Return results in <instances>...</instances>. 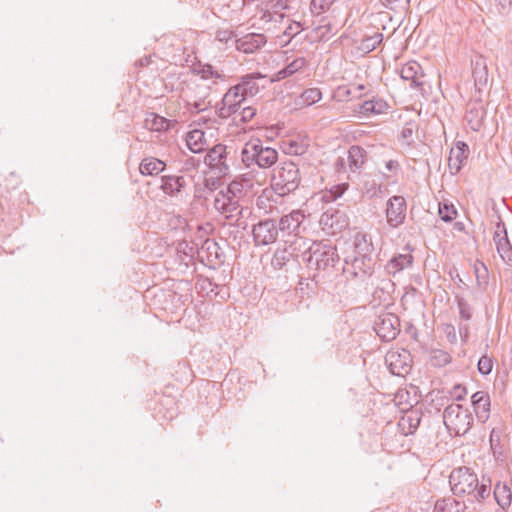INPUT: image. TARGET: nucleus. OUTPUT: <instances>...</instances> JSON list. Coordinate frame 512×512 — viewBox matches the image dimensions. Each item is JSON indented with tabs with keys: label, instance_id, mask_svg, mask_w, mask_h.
Segmentation results:
<instances>
[{
	"label": "nucleus",
	"instance_id": "46",
	"mask_svg": "<svg viewBox=\"0 0 512 512\" xmlns=\"http://www.w3.org/2000/svg\"><path fill=\"white\" fill-rule=\"evenodd\" d=\"M502 241L496 244L497 252L500 257L505 260H511L512 258V245L509 241L508 235H502Z\"/></svg>",
	"mask_w": 512,
	"mask_h": 512
},
{
	"label": "nucleus",
	"instance_id": "47",
	"mask_svg": "<svg viewBox=\"0 0 512 512\" xmlns=\"http://www.w3.org/2000/svg\"><path fill=\"white\" fill-rule=\"evenodd\" d=\"M197 73L202 79L207 80L210 78L223 79L224 76L214 69L211 64H200Z\"/></svg>",
	"mask_w": 512,
	"mask_h": 512
},
{
	"label": "nucleus",
	"instance_id": "43",
	"mask_svg": "<svg viewBox=\"0 0 512 512\" xmlns=\"http://www.w3.org/2000/svg\"><path fill=\"white\" fill-rule=\"evenodd\" d=\"M322 98V92L318 88H309L304 90L300 95L301 104L310 106Z\"/></svg>",
	"mask_w": 512,
	"mask_h": 512
},
{
	"label": "nucleus",
	"instance_id": "6",
	"mask_svg": "<svg viewBox=\"0 0 512 512\" xmlns=\"http://www.w3.org/2000/svg\"><path fill=\"white\" fill-rule=\"evenodd\" d=\"M375 264L373 257L355 255L345 259L342 272L348 281L364 283L373 275Z\"/></svg>",
	"mask_w": 512,
	"mask_h": 512
},
{
	"label": "nucleus",
	"instance_id": "41",
	"mask_svg": "<svg viewBox=\"0 0 512 512\" xmlns=\"http://www.w3.org/2000/svg\"><path fill=\"white\" fill-rule=\"evenodd\" d=\"M438 214L442 221L449 223L457 217V209L452 203L443 201L439 203Z\"/></svg>",
	"mask_w": 512,
	"mask_h": 512
},
{
	"label": "nucleus",
	"instance_id": "8",
	"mask_svg": "<svg viewBox=\"0 0 512 512\" xmlns=\"http://www.w3.org/2000/svg\"><path fill=\"white\" fill-rule=\"evenodd\" d=\"M373 329L382 341H392L400 333V319L394 313H382L374 321Z\"/></svg>",
	"mask_w": 512,
	"mask_h": 512
},
{
	"label": "nucleus",
	"instance_id": "59",
	"mask_svg": "<svg viewBox=\"0 0 512 512\" xmlns=\"http://www.w3.org/2000/svg\"><path fill=\"white\" fill-rule=\"evenodd\" d=\"M234 36L233 31L230 30H218L216 32L215 39L221 43H227Z\"/></svg>",
	"mask_w": 512,
	"mask_h": 512
},
{
	"label": "nucleus",
	"instance_id": "60",
	"mask_svg": "<svg viewBox=\"0 0 512 512\" xmlns=\"http://www.w3.org/2000/svg\"><path fill=\"white\" fill-rule=\"evenodd\" d=\"M381 1L387 8H389L391 10L396 9L399 5L404 7L405 5L408 4V0H381Z\"/></svg>",
	"mask_w": 512,
	"mask_h": 512
},
{
	"label": "nucleus",
	"instance_id": "19",
	"mask_svg": "<svg viewBox=\"0 0 512 512\" xmlns=\"http://www.w3.org/2000/svg\"><path fill=\"white\" fill-rule=\"evenodd\" d=\"M486 110L481 101H474L467 104L465 120L473 131H479L483 125Z\"/></svg>",
	"mask_w": 512,
	"mask_h": 512
},
{
	"label": "nucleus",
	"instance_id": "61",
	"mask_svg": "<svg viewBox=\"0 0 512 512\" xmlns=\"http://www.w3.org/2000/svg\"><path fill=\"white\" fill-rule=\"evenodd\" d=\"M348 187V183H342L340 185L335 186L334 190L331 191V196L333 197V199L341 197L343 193L348 189Z\"/></svg>",
	"mask_w": 512,
	"mask_h": 512
},
{
	"label": "nucleus",
	"instance_id": "25",
	"mask_svg": "<svg viewBox=\"0 0 512 512\" xmlns=\"http://www.w3.org/2000/svg\"><path fill=\"white\" fill-rule=\"evenodd\" d=\"M353 245L356 255L373 257L374 244L370 234L362 231L357 232L354 235Z\"/></svg>",
	"mask_w": 512,
	"mask_h": 512
},
{
	"label": "nucleus",
	"instance_id": "33",
	"mask_svg": "<svg viewBox=\"0 0 512 512\" xmlns=\"http://www.w3.org/2000/svg\"><path fill=\"white\" fill-rule=\"evenodd\" d=\"M166 167L165 162L154 157L144 158L139 166L140 173L144 176L158 175Z\"/></svg>",
	"mask_w": 512,
	"mask_h": 512
},
{
	"label": "nucleus",
	"instance_id": "22",
	"mask_svg": "<svg viewBox=\"0 0 512 512\" xmlns=\"http://www.w3.org/2000/svg\"><path fill=\"white\" fill-rule=\"evenodd\" d=\"M493 498L498 506L506 512L512 503V490L506 481H497L494 484L493 490L491 489Z\"/></svg>",
	"mask_w": 512,
	"mask_h": 512
},
{
	"label": "nucleus",
	"instance_id": "53",
	"mask_svg": "<svg viewBox=\"0 0 512 512\" xmlns=\"http://www.w3.org/2000/svg\"><path fill=\"white\" fill-rule=\"evenodd\" d=\"M302 30H304V27L300 22L293 21L284 31V35L288 37H295L298 35Z\"/></svg>",
	"mask_w": 512,
	"mask_h": 512
},
{
	"label": "nucleus",
	"instance_id": "31",
	"mask_svg": "<svg viewBox=\"0 0 512 512\" xmlns=\"http://www.w3.org/2000/svg\"><path fill=\"white\" fill-rule=\"evenodd\" d=\"M186 143L193 153H201L205 150V133L200 129H194L187 133Z\"/></svg>",
	"mask_w": 512,
	"mask_h": 512
},
{
	"label": "nucleus",
	"instance_id": "15",
	"mask_svg": "<svg viewBox=\"0 0 512 512\" xmlns=\"http://www.w3.org/2000/svg\"><path fill=\"white\" fill-rule=\"evenodd\" d=\"M285 243L295 260L300 262L299 259H301L303 263H305V258H308L310 251H312L313 246L316 244V242H312L300 234L285 240Z\"/></svg>",
	"mask_w": 512,
	"mask_h": 512
},
{
	"label": "nucleus",
	"instance_id": "24",
	"mask_svg": "<svg viewBox=\"0 0 512 512\" xmlns=\"http://www.w3.org/2000/svg\"><path fill=\"white\" fill-rule=\"evenodd\" d=\"M186 186V180L182 175H163L160 189L171 197L177 196Z\"/></svg>",
	"mask_w": 512,
	"mask_h": 512
},
{
	"label": "nucleus",
	"instance_id": "45",
	"mask_svg": "<svg viewBox=\"0 0 512 512\" xmlns=\"http://www.w3.org/2000/svg\"><path fill=\"white\" fill-rule=\"evenodd\" d=\"M222 100H224V104L227 103H237V102H245L246 97L240 90V86L234 85L224 94Z\"/></svg>",
	"mask_w": 512,
	"mask_h": 512
},
{
	"label": "nucleus",
	"instance_id": "5",
	"mask_svg": "<svg viewBox=\"0 0 512 512\" xmlns=\"http://www.w3.org/2000/svg\"><path fill=\"white\" fill-rule=\"evenodd\" d=\"M443 423L450 434L463 436L468 433L473 425V416L462 405L451 403L443 412Z\"/></svg>",
	"mask_w": 512,
	"mask_h": 512
},
{
	"label": "nucleus",
	"instance_id": "64",
	"mask_svg": "<svg viewBox=\"0 0 512 512\" xmlns=\"http://www.w3.org/2000/svg\"><path fill=\"white\" fill-rule=\"evenodd\" d=\"M440 392H437V395L435 398H432V403L436 402V409L440 410V406H444L446 402L448 401V398L446 396L440 395Z\"/></svg>",
	"mask_w": 512,
	"mask_h": 512
},
{
	"label": "nucleus",
	"instance_id": "54",
	"mask_svg": "<svg viewBox=\"0 0 512 512\" xmlns=\"http://www.w3.org/2000/svg\"><path fill=\"white\" fill-rule=\"evenodd\" d=\"M502 235H508V234H507V230H506L504 222L501 219H499V221L496 224V230L493 235V240L495 242V245L497 243H499L500 241H502V237H501Z\"/></svg>",
	"mask_w": 512,
	"mask_h": 512
},
{
	"label": "nucleus",
	"instance_id": "51",
	"mask_svg": "<svg viewBox=\"0 0 512 512\" xmlns=\"http://www.w3.org/2000/svg\"><path fill=\"white\" fill-rule=\"evenodd\" d=\"M459 315L462 320L469 321L472 318V308L464 298H457Z\"/></svg>",
	"mask_w": 512,
	"mask_h": 512
},
{
	"label": "nucleus",
	"instance_id": "16",
	"mask_svg": "<svg viewBox=\"0 0 512 512\" xmlns=\"http://www.w3.org/2000/svg\"><path fill=\"white\" fill-rule=\"evenodd\" d=\"M404 250L406 253L394 255L385 265V271L389 275L395 276L405 268L413 265L414 257L412 255L413 247L410 244L405 245Z\"/></svg>",
	"mask_w": 512,
	"mask_h": 512
},
{
	"label": "nucleus",
	"instance_id": "2",
	"mask_svg": "<svg viewBox=\"0 0 512 512\" xmlns=\"http://www.w3.org/2000/svg\"><path fill=\"white\" fill-rule=\"evenodd\" d=\"M301 183V174L297 164L281 161L273 170L271 187L279 196L294 192Z\"/></svg>",
	"mask_w": 512,
	"mask_h": 512
},
{
	"label": "nucleus",
	"instance_id": "50",
	"mask_svg": "<svg viewBox=\"0 0 512 512\" xmlns=\"http://www.w3.org/2000/svg\"><path fill=\"white\" fill-rule=\"evenodd\" d=\"M415 127L416 125L414 123L408 122L404 125L400 132V139L409 146H411L414 142L413 134L415 131Z\"/></svg>",
	"mask_w": 512,
	"mask_h": 512
},
{
	"label": "nucleus",
	"instance_id": "35",
	"mask_svg": "<svg viewBox=\"0 0 512 512\" xmlns=\"http://www.w3.org/2000/svg\"><path fill=\"white\" fill-rule=\"evenodd\" d=\"M383 41V34L379 32H375L373 35L364 36L359 44L357 45V50L361 53L367 54L374 49H376Z\"/></svg>",
	"mask_w": 512,
	"mask_h": 512
},
{
	"label": "nucleus",
	"instance_id": "63",
	"mask_svg": "<svg viewBox=\"0 0 512 512\" xmlns=\"http://www.w3.org/2000/svg\"><path fill=\"white\" fill-rule=\"evenodd\" d=\"M495 5L498 7L500 13L509 9L512 4V0H494Z\"/></svg>",
	"mask_w": 512,
	"mask_h": 512
},
{
	"label": "nucleus",
	"instance_id": "32",
	"mask_svg": "<svg viewBox=\"0 0 512 512\" xmlns=\"http://www.w3.org/2000/svg\"><path fill=\"white\" fill-rule=\"evenodd\" d=\"M220 250L218 243L210 238L206 239L201 246V252L206 253L207 261L214 265L222 262L223 254Z\"/></svg>",
	"mask_w": 512,
	"mask_h": 512
},
{
	"label": "nucleus",
	"instance_id": "56",
	"mask_svg": "<svg viewBox=\"0 0 512 512\" xmlns=\"http://www.w3.org/2000/svg\"><path fill=\"white\" fill-rule=\"evenodd\" d=\"M216 113L218 117L222 119H227L230 116H233V113L231 112L228 105H224V100H221L219 104L216 106Z\"/></svg>",
	"mask_w": 512,
	"mask_h": 512
},
{
	"label": "nucleus",
	"instance_id": "36",
	"mask_svg": "<svg viewBox=\"0 0 512 512\" xmlns=\"http://www.w3.org/2000/svg\"><path fill=\"white\" fill-rule=\"evenodd\" d=\"M362 191L368 199H374L382 197L385 189L374 178L367 176V179L363 181Z\"/></svg>",
	"mask_w": 512,
	"mask_h": 512
},
{
	"label": "nucleus",
	"instance_id": "3",
	"mask_svg": "<svg viewBox=\"0 0 512 512\" xmlns=\"http://www.w3.org/2000/svg\"><path fill=\"white\" fill-rule=\"evenodd\" d=\"M241 160L247 168L257 165L266 169L278 161V152L274 148L264 146L260 139H252L242 148Z\"/></svg>",
	"mask_w": 512,
	"mask_h": 512
},
{
	"label": "nucleus",
	"instance_id": "39",
	"mask_svg": "<svg viewBox=\"0 0 512 512\" xmlns=\"http://www.w3.org/2000/svg\"><path fill=\"white\" fill-rule=\"evenodd\" d=\"M452 360L451 355L442 349H431L429 351V362L434 367H444Z\"/></svg>",
	"mask_w": 512,
	"mask_h": 512
},
{
	"label": "nucleus",
	"instance_id": "1",
	"mask_svg": "<svg viewBox=\"0 0 512 512\" xmlns=\"http://www.w3.org/2000/svg\"><path fill=\"white\" fill-rule=\"evenodd\" d=\"M451 491L456 497H469L470 502L485 503L491 496L492 478L489 474H477L469 467L453 469L449 476Z\"/></svg>",
	"mask_w": 512,
	"mask_h": 512
},
{
	"label": "nucleus",
	"instance_id": "11",
	"mask_svg": "<svg viewBox=\"0 0 512 512\" xmlns=\"http://www.w3.org/2000/svg\"><path fill=\"white\" fill-rule=\"evenodd\" d=\"M407 202L403 196L394 195L386 204V221L391 228H398L406 219Z\"/></svg>",
	"mask_w": 512,
	"mask_h": 512
},
{
	"label": "nucleus",
	"instance_id": "26",
	"mask_svg": "<svg viewBox=\"0 0 512 512\" xmlns=\"http://www.w3.org/2000/svg\"><path fill=\"white\" fill-rule=\"evenodd\" d=\"M265 76H263L261 73H251L244 75L241 78V81L236 84L237 86H240L241 92L244 94L246 99L248 97H254L258 94L260 90V85L258 83V80L264 79Z\"/></svg>",
	"mask_w": 512,
	"mask_h": 512
},
{
	"label": "nucleus",
	"instance_id": "30",
	"mask_svg": "<svg viewBox=\"0 0 512 512\" xmlns=\"http://www.w3.org/2000/svg\"><path fill=\"white\" fill-rule=\"evenodd\" d=\"M466 505L453 497L438 499L434 505V512H464Z\"/></svg>",
	"mask_w": 512,
	"mask_h": 512
},
{
	"label": "nucleus",
	"instance_id": "14",
	"mask_svg": "<svg viewBox=\"0 0 512 512\" xmlns=\"http://www.w3.org/2000/svg\"><path fill=\"white\" fill-rule=\"evenodd\" d=\"M471 67L475 89L481 93L489 82L487 59L482 55H476L471 59Z\"/></svg>",
	"mask_w": 512,
	"mask_h": 512
},
{
	"label": "nucleus",
	"instance_id": "10",
	"mask_svg": "<svg viewBox=\"0 0 512 512\" xmlns=\"http://www.w3.org/2000/svg\"><path fill=\"white\" fill-rule=\"evenodd\" d=\"M252 234L256 246H266L276 242L279 234L276 220L271 218L260 220L253 226Z\"/></svg>",
	"mask_w": 512,
	"mask_h": 512
},
{
	"label": "nucleus",
	"instance_id": "58",
	"mask_svg": "<svg viewBox=\"0 0 512 512\" xmlns=\"http://www.w3.org/2000/svg\"><path fill=\"white\" fill-rule=\"evenodd\" d=\"M194 251L195 248L186 241L180 242L177 246L178 253H183L184 255L190 256L191 258L194 255Z\"/></svg>",
	"mask_w": 512,
	"mask_h": 512
},
{
	"label": "nucleus",
	"instance_id": "57",
	"mask_svg": "<svg viewBox=\"0 0 512 512\" xmlns=\"http://www.w3.org/2000/svg\"><path fill=\"white\" fill-rule=\"evenodd\" d=\"M467 394V390L464 386L460 385V384H456L454 385L453 387V391L451 392V396L456 400V401H462L464 400L465 396Z\"/></svg>",
	"mask_w": 512,
	"mask_h": 512
},
{
	"label": "nucleus",
	"instance_id": "29",
	"mask_svg": "<svg viewBox=\"0 0 512 512\" xmlns=\"http://www.w3.org/2000/svg\"><path fill=\"white\" fill-rule=\"evenodd\" d=\"M309 147L308 141L304 139H286L281 143V148L285 154L301 156L304 155Z\"/></svg>",
	"mask_w": 512,
	"mask_h": 512
},
{
	"label": "nucleus",
	"instance_id": "55",
	"mask_svg": "<svg viewBox=\"0 0 512 512\" xmlns=\"http://www.w3.org/2000/svg\"><path fill=\"white\" fill-rule=\"evenodd\" d=\"M242 217H243V215H242V216H236V217H235V222H234V223H231V222H230V223L228 224V226H229L230 228H235V229H236L235 231H234V230H231V231L229 232V235H232L233 233H236V232H238L239 230H246V229H247L248 224H247V222H246L245 220H242Z\"/></svg>",
	"mask_w": 512,
	"mask_h": 512
},
{
	"label": "nucleus",
	"instance_id": "7",
	"mask_svg": "<svg viewBox=\"0 0 512 512\" xmlns=\"http://www.w3.org/2000/svg\"><path fill=\"white\" fill-rule=\"evenodd\" d=\"M231 149L224 144L218 143L208 150L205 155L204 162L210 170L218 178L229 174L230 165L228 159L230 158Z\"/></svg>",
	"mask_w": 512,
	"mask_h": 512
},
{
	"label": "nucleus",
	"instance_id": "52",
	"mask_svg": "<svg viewBox=\"0 0 512 512\" xmlns=\"http://www.w3.org/2000/svg\"><path fill=\"white\" fill-rule=\"evenodd\" d=\"M256 115V109L252 106H243L239 112V121L246 123L250 121Z\"/></svg>",
	"mask_w": 512,
	"mask_h": 512
},
{
	"label": "nucleus",
	"instance_id": "23",
	"mask_svg": "<svg viewBox=\"0 0 512 512\" xmlns=\"http://www.w3.org/2000/svg\"><path fill=\"white\" fill-rule=\"evenodd\" d=\"M388 108L389 105L385 100L373 97L372 99L366 100L359 104L358 107L354 109V111L365 117H370L372 115L383 114L388 110Z\"/></svg>",
	"mask_w": 512,
	"mask_h": 512
},
{
	"label": "nucleus",
	"instance_id": "20",
	"mask_svg": "<svg viewBox=\"0 0 512 512\" xmlns=\"http://www.w3.org/2000/svg\"><path fill=\"white\" fill-rule=\"evenodd\" d=\"M266 42L267 39L264 34L249 33L236 40V48L245 54H251L260 49Z\"/></svg>",
	"mask_w": 512,
	"mask_h": 512
},
{
	"label": "nucleus",
	"instance_id": "9",
	"mask_svg": "<svg viewBox=\"0 0 512 512\" xmlns=\"http://www.w3.org/2000/svg\"><path fill=\"white\" fill-rule=\"evenodd\" d=\"M412 357L408 350H390L385 356V364L390 373L398 376L405 377L411 370Z\"/></svg>",
	"mask_w": 512,
	"mask_h": 512
},
{
	"label": "nucleus",
	"instance_id": "27",
	"mask_svg": "<svg viewBox=\"0 0 512 512\" xmlns=\"http://www.w3.org/2000/svg\"><path fill=\"white\" fill-rule=\"evenodd\" d=\"M176 120H170L156 113H150L145 119V127L157 132L168 131L176 125Z\"/></svg>",
	"mask_w": 512,
	"mask_h": 512
},
{
	"label": "nucleus",
	"instance_id": "4",
	"mask_svg": "<svg viewBox=\"0 0 512 512\" xmlns=\"http://www.w3.org/2000/svg\"><path fill=\"white\" fill-rule=\"evenodd\" d=\"M340 257L336 246L324 243H317L313 246L312 251L305 258V264L308 269L315 270L318 273L313 274V280L317 282V277L321 271L330 272L336 264L339 263Z\"/></svg>",
	"mask_w": 512,
	"mask_h": 512
},
{
	"label": "nucleus",
	"instance_id": "49",
	"mask_svg": "<svg viewBox=\"0 0 512 512\" xmlns=\"http://www.w3.org/2000/svg\"><path fill=\"white\" fill-rule=\"evenodd\" d=\"M474 272L479 286L487 284L488 269L483 262L476 261V263L474 264Z\"/></svg>",
	"mask_w": 512,
	"mask_h": 512
},
{
	"label": "nucleus",
	"instance_id": "37",
	"mask_svg": "<svg viewBox=\"0 0 512 512\" xmlns=\"http://www.w3.org/2000/svg\"><path fill=\"white\" fill-rule=\"evenodd\" d=\"M288 247L277 249L271 259V265L274 269H283L289 262L296 261Z\"/></svg>",
	"mask_w": 512,
	"mask_h": 512
},
{
	"label": "nucleus",
	"instance_id": "48",
	"mask_svg": "<svg viewBox=\"0 0 512 512\" xmlns=\"http://www.w3.org/2000/svg\"><path fill=\"white\" fill-rule=\"evenodd\" d=\"M494 360L492 357L484 354L480 357L477 363L478 371L481 375H489L492 372Z\"/></svg>",
	"mask_w": 512,
	"mask_h": 512
},
{
	"label": "nucleus",
	"instance_id": "44",
	"mask_svg": "<svg viewBox=\"0 0 512 512\" xmlns=\"http://www.w3.org/2000/svg\"><path fill=\"white\" fill-rule=\"evenodd\" d=\"M335 1L336 0H311L310 12L315 16L322 15L331 8Z\"/></svg>",
	"mask_w": 512,
	"mask_h": 512
},
{
	"label": "nucleus",
	"instance_id": "12",
	"mask_svg": "<svg viewBox=\"0 0 512 512\" xmlns=\"http://www.w3.org/2000/svg\"><path fill=\"white\" fill-rule=\"evenodd\" d=\"M304 220L305 215L301 210H293L279 219L277 223L278 232L289 238L298 236L301 233V225Z\"/></svg>",
	"mask_w": 512,
	"mask_h": 512
},
{
	"label": "nucleus",
	"instance_id": "21",
	"mask_svg": "<svg viewBox=\"0 0 512 512\" xmlns=\"http://www.w3.org/2000/svg\"><path fill=\"white\" fill-rule=\"evenodd\" d=\"M401 78L406 81H411V87L413 88H422L424 85L423 69L416 61H410L402 67Z\"/></svg>",
	"mask_w": 512,
	"mask_h": 512
},
{
	"label": "nucleus",
	"instance_id": "18",
	"mask_svg": "<svg viewBox=\"0 0 512 512\" xmlns=\"http://www.w3.org/2000/svg\"><path fill=\"white\" fill-rule=\"evenodd\" d=\"M471 403L478 422L485 423L490 417L491 407V401L488 392H475L471 397Z\"/></svg>",
	"mask_w": 512,
	"mask_h": 512
},
{
	"label": "nucleus",
	"instance_id": "62",
	"mask_svg": "<svg viewBox=\"0 0 512 512\" xmlns=\"http://www.w3.org/2000/svg\"><path fill=\"white\" fill-rule=\"evenodd\" d=\"M245 102H237V103H227L226 105L229 106L231 112L233 113V120L236 121L237 120V115H239V112L241 111L242 109V105L244 104Z\"/></svg>",
	"mask_w": 512,
	"mask_h": 512
},
{
	"label": "nucleus",
	"instance_id": "13",
	"mask_svg": "<svg viewBox=\"0 0 512 512\" xmlns=\"http://www.w3.org/2000/svg\"><path fill=\"white\" fill-rule=\"evenodd\" d=\"M323 230L329 234H337L348 227L349 221L345 213L340 210L329 209L320 218Z\"/></svg>",
	"mask_w": 512,
	"mask_h": 512
},
{
	"label": "nucleus",
	"instance_id": "38",
	"mask_svg": "<svg viewBox=\"0 0 512 512\" xmlns=\"http://www.w3.org/2000/svg\"><path fill=\"white\" fill-rule=\"evenodd\" d=\"M304 65V59L298 58L289 63L286 67L279 70L277 73L274 74L273 78L271 79L272 82L274 81H280L283 80L291 75H293L295 72H297L299 69H301Z\"/></svg>",
	"mask_w": 512,
	"mask_h": 512
},
{
	"label": "nucleus",
	"instance_id": "28",
	"mask_svg": "<svg viewBox=\"0 0 512 512\" xmlns=\"http://www.w3.org/2000/svg\"><path fill=\"white\" fill-rule=\"evenodd\" d=\"M367 151L358 145H353L348 150V166L351 172H358L364 165Z\"/></svg>",
	"mask_w": 512,
	"mask_h": 512
},
{
	"label": "nucleus",
	"instance_id": "42",
	"mask_svg": "<svg viewBox=\"0 0 512 512\" xmlns=\"http://www.w3.org/2000/svg\"><path fill=\"white\" fill-rule=\"evenodd\" d=\"M420 422L421 412L418 410H411L409 413H407L404 417H402V424H408V431L405 434H413L419 427Z\"/></svg>",
	"mask_w": 512,
	"mask_h": 512
},
{
	"label": "nucleus",
	"instance_id": "40",
	"mask_svg": "<svg viewBox=\"0 0 512 512\" xmlns=\"http://www.w3.org/2000/svg\"><path fill=\"white\" fill-rule=\"evenodd\" d=\"M227 202H223L221 206L222 213L226 214V219L232 220L236 216H242L243 207H241L234 197H228Z\"/></svg>",
	"mask_w": 512,
	"mask_h": 512
},
{
	"label": "nucleus",
	"instance_id": "17",
	"mask_svg": "<svg viewBox=\"0 0 512 512\" xmlns=\"http://www.w3.org/2000/svg\"><path fill=\"white\" fill-rule=\"evenodd\" d=\"M469 155V147L463 141H458L454 147L451 148L448 167L452 175H456L460 172L464 162L467 160Z\"/></svg>",
	"mask_w": 512,
	"mask_h": 512
},
{
	"label": "nucleus",
	"instance_id": "34",
	"mask_svg": "<svg viewBox=\"0 0 512 512\" xmlns=\"http://www.w3.org/2000/svg\"><path fill=\"white\" fill-rule=\"evenodd\" d=\"M503 429L495 427L491 430L489 436L490 448L496 460H502L504 457V446L502 444Z\"/></svg>",
	"mask_w": 512,
	"mask_h": 512
}]
</instances>
